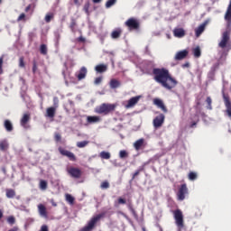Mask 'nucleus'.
<instances>
[{
	"instance_id": "ea45409f",
	"label": "nucleus",
	"mask_w": 231,
	"mask_h": 231,
	"mask_svg": "<svg viewBox=\"0 0 231 231\" xmlns=\"http://www.w3.org/2000/svg\"><path fill=\"white\" fill-rule=\"evenodd\" d=\"M17 21H18V22L23 21V22L24 23V22L26 21V14H21L19 15V17L17 18Z\"/></svg>"
},
{
	"instance_id": "a19ab883",
	"label": "nucleus",
	"mask_w": 231,
	"mask_h": 231,
	"mask_svg": "<svg viewBox=\"0 0 231 231\" xmlns=\"http://www.w3.org/2000/svg\"><path fill=\"white\" fill-rule=\"evenodd\" d=\"M7 222L9 223V225H14L15 224V217H9L7 218Z\"/></svg>"
},
{
	"instance_id": "20e7f679",
	"label": "nucleus",
	"mask_w": 231,
	"mask_h": 231,
	"mask_svg": "<svg viewBox=\"0 0 231 231\" xmlns=\"http://www.w3.org/2000/svg\"><path fill=\"white\" fill-rule=\"evenodd\" d=\"M115 107H116V106L113 104L103 103L101 106L95 108V113H97V115H109L111 111H115Z\"/></svg>"
},
{
	"instance_id": "dca6fc26",
	"label": "nucleus",
	"mask_w": 231,
	"mask_h": 231,
	"mask_svg": "<svg viewBox=\"0 0 231 231\" xmlns=\"http://www.w3.org/2000/svg\"><path fill=\"white\" fill-rule=\"evenodd\" d=\"M189 55V51L183 50L176 53L175 55V60H182V59H185Z\"/></svg>"
},
{
	"instance_id": "2f4dec72",
	"label": "nucleus",
	"mask_w": 231,
	"mask_h": 231,
	"mask_svg": "<svg viewBox=\"0 0 231 231\" xmlns=\"http://www.w3.org/2000/svg\"><path fill=\"white\" fill-rule=\"evenodd\" d=\"M53 17H54L53 13H48L45 15V23H51V19H53Z\"/></svg>"
},
{
	"instance_id": "2eb2a0df",
	"label": "nucleus",
	"mask_w": 231,
	"mask_h": 231,
	"mask_svg": "<svg viewBox=\"0 0 231 231\" xmlns=\"http://www.w3.org/2000/svg\"><path fill=\"white\" fill-rule=\"evenodd\" d=\"M86 75H88V69L86 67H82L76 74V77L79 80H84V79H86Z\"/></svg>"
},
{
	"instance_id": "f03ea898",
	"label": "nucleus",
	"mask_w": 231,
	"mask_h": 231,
	"mask_svg": "<svg viewBox=\"0 0 231 231\" xmlns=\"http://www.w3.org/2000/svg\"><path fill=\"white\" fill-rule=\"evenodd\" d=\"M224 19L226 21V32L222 34V39L218 43L219 48L225 49L226 48V44H228V41H230V32H231V1L227 6L226 11Z\"/></svg>"
},
{
	"instance_id": "e2e57ef3",
	"label": "nucleus",
	"mask_w": 231,
	"mask_h": 231,
	"mask_svg": "<svg viewBox=\"0 0 231 231\" xmlns=\"http://www.w3.org/2000/svg\"><path fill=\"white\" fill-rule=\"evenodd\" d=\"M21 80H22V84H24V80L23 79H21Z\"/></svg>"
},
{
	"instance_id": "b1692460",
	"label": "nucleus",
	"mask_w": 231,
	"mask_h": 231,
	"mask_svg": "<svg viewBox=\"0 0 231 231\" xmlns=\"http://www.w3.org/2000/svg\"><path fill=\"white\" fill-rule=\"evenodd\" d=\"M110 88L111 89H116V88H120V81H118L117 79H111L110 80Z\"/></svg>"
},
{
	"instance_id": "72a5a7b5",
	"label": "nucleus",
	"mask_w": 231,
	"mask_h": 231,
	"mask_svg": "<svg viewBox=\"0 0 231 231\" xmlns=\"http://www.w3.org/2000/svg\"><path fill=\"white\" fill-rule=\"evenodd\" d=\"M88 143H89V142H88V141L78 142L77 147H79V149H82V148L86 147V145H88Z\"/></svg>"
},
{
	"instance_id": "4d7b16f0",
	"label": "nucleus",
	"mask_w": 231,
	"mask_h": 231,
	"mask_svg": "<svg viewBox=\"0 0 231 231\" xmlns=\"http://www.w3.org/2000/svg\"><path fill=\"white\" fill-rule=\"evenodd\" d=\"M74 27H75V23H74V22H72L71 24H70L71 30H73Z\"/></svg>"
},
{
	"instance_id": "c03bdc74",
	"label": "nucleus",
	"mask_w": 231,
	"mask_h": 231,
	"mask_svg": "<svg viewBox=\"0 0 231 231\" xmlns=\"http://www.w3.org/2000/svg\"><path fill=\"white\" fill-rule=\"evenodd\" d=\"M102 82V77H98L96 78L94 84H96V86H98V84H100Z\"/></svg>"
},
{
	"instance_id": "f257e3e1",
	"label": "nucleus",
	"mask_w": 231,
	"mask_h": 231,
	"mask_svg": "<svg viewBox=\"0 0 231 231\" xmlns=\"http://www.w3.org/2000/svg\"><path fill=\"white\" fill-rule=\"evenodd\" d=\"M154 80L161 84L165 89H172L178 85V81L174 79L167 69H154Z\"/></svg>"
},
{
	"instance_id": "a211bd4d",
	"label": "nucleus",
	"mask_w": 231,
	"mask_h": 231,
	"mask_svg": "<svg viewBox=\"0 0 231 231\" xmlns=\"http://www.w3.org/2000/svg\"><path fill=\"white\" fill-rule=\"evenodd\" d=\"M95 70L97 73H106L107 71V65L106 64H99L95 67Z\"/></svg>"
},
{
	"instance_id": "4be33fe9",
	"label": "nucleus",
	"mask_w": 231,
	"mask_h": 231,
	"mask_svg": "<svg viewBox=\"0 0 231 231\" xmlns=\"http://www.w3.org/2000/svg\"><path fill=\"white\" fill-rule=\"evenodd\" d=\"M153 104L157 106V107H160L161 109H162V111H166L165 105H163V101H162V99L155 98L153 100Z\"/></svg>"
},
{
	"instance_id": "5701e85b",
	"label": "nucleus",
	"mask_w": 231,
	"mask_h": 231,
	"mask_svg": "<svg viewBox=\"0 0 231 231\" xmlns=\"http://www.w3.org/2000/svg\"><path fill=\"white\" fill-rule=\"evenodd\" d=\"M56 107L54 106H51L49 108H47V116L49 118H53V116H55V111H56Z\"/></svg>"
},
{
	"instance_id": "4468645a",
	"label": "nucleus",
	"mask_w": 231,
	"mask_h": 231,
	"mask_svg": "<svg viewBox=\"0 0 231 231\" xmlns=\"http://www.w3.org/2000/svg\"><path fill=\"white\" fill-rule=\"evenodd\" d=\"M59 151L60 152V154H62L63 156H67V158H69V160H71L72 162H75L76 158H75V154H73V152L65 150L63 148H59Z\"/></svg>"
},
{
	"instance_id": "a878e982",
	"label": "nucleus",
	"mask_w": 231,
	"mask_h": 231,
	"mask_svg": "<svg viewBox=\"0 0 231 231\" xmlns=\"http://www.w3.org/2000/svg\"><path fill=\"white\" fill-rule=\"evenodd\" d=\"M8 150V142L6 140L0 142V151H7Z\"/></svg>"
},
{
	"instance_id": "bb28decb",
	"label": "nucleus",
	"mask_w": 231,
	"mask_h": 231,
	"mask_svg": "<svg viewBox=\"0 0 231 231\" xmlns=\"http://www.w3.org/2000/svg\"><path fill=\"white\" fill-rule=\"evenodd\" d=\"M122 34V31L120 29H116L111 33L112 39H118L120 35Z\"/></svg>"
},
{
	"instance_id": "a18cd8bd",
	"label": "nucleus",
	"mask_w": 231,
	"mask_h": 231,
	"mask_svg": "<svg viewBox=\"0 0 231 231\" xmlns=\"http://www.w3.org/2000/svg\"><path fill=\"white\" fill-rule=\"evenodd\" d=\"M86 14H89V3H87L84 6Z\"/></svg>"
},
{
	"instance_id": "3c124183",
	"label": "nucleus",
	"mask_w": 231,
	"mask_h": 231,
	"mask_svg": "<svg viewBox=\"0 0 231 231\" xmlns=\"http://www.w3.org/2000/svg\"><path fill=\"white\" fill-rule=\"evenodd\" d=\"M53 101H54V107H58L59 106V98H57V97H54V99H53Z\"/></svg>"
},
{
	"instance_id": "9b49d317",
	"label": "nucleus",
	"mask_w": 231,
	"mask_h": 231,
	"mask_svg": "<svg viewBox=\"0 0 231 231\" xmlns=\"http://www.w3.org/2000/svg\"><path fill=\"white\" fill-rule=\"evenodd\" d=\"M223 98H224V104L226 106V115H227V116L229 118H231V102H230V99L228 98V97L226 96H223Z\"/></svg>"
},
{
	"instance_id": "37998d69",
	"label": "nucleus",
	"mask_w": 231,
	"mask_h": 231,
	"mask_svg": "<svg viewBox=\"0 0 231 231\" xmlns=\"http://www.w3.org/2000/svg\"><path fill=\"white\" fill-rule=\"evenodd\" d=\"M101 189H109V182H107V181L102 182Z\"/></svg>"
},
{
	"instance_id": "423d86ee",
	"label": "nucleus",
	"mask_w": 231,
	"mask_h": 231,
	"mask_svg": "<svg viewBox=\"0 0 231 231\" xmlns=\"http://www.w3.org/2000/svg\"><path fill=\"white\" fill-rule=\"evenodd\" d=\"M189 194V188H187V184H182L177 192V199L179 201H183L187 195Z\"/></svg>"
},
{
	"instance_id": "49530a36",
	"label": "nucleus",
	"mask_w": 231,
	"mask_h": 231,
	"mask_svg": "<svg viewBox=\"0 0 231 231\" xmlns=\"http://www.w3.org/2000/svg\"><path fill=\"white\" fill-rule=\"evenodd\" d=\"M19 67L24 68V60H23V58H20V60H19Z\"/></svg>"
},
{
	"instance_id": "aec40b11",
	"label": "nucleus",
	"mask_w": 231,
	"mask_h": 231,
	"mask_svg": "<svg viewBox=\"0 0 231 231\" xmlns=\"http://www.w3.org/2000/svg\"><path fill=\"white\" fill-rule=\"evenodd\" d=\"M38 212L40 216H42V217H48V213L46 212V207H44V205L42 204L38 205Z\"/></svg>"
},
{
	"instance_id": "5fc2aeb1",
	"label": "nucleus",
	"mask_w": 231,
	"mask_h": 231,
	"mask_svg": "<svg viewBox=\"0 0 231 231\" xmlns=\"http://www.w3.org/2000/svg\"><path fill=\"white\" fill-rule=\"evenodd\" d=\"M55 140H56V142H60V134H55Z\"/></svg>"
},
{
	"instance_id": "c85d7f7f",
	"label": "nucleus",
	"mask_w": 231,
	"mask_h": 231,
	"mask_svg": "<svg viewBox=\"0 0 231 231\" xmlns=\"http://www.w3.org/2000/svg\"><path fill=\"white\" fill-rule=\"evenodd\" d=\"M5 127L6 131H9V132L13 131V129H14V126L12 125V123L8 120L5 121Z\"/></svg>"
},
{
	"instance_id": "9d476101",
	"label": "nucleus",
	"mask_w": 231,
	"mask_h": 231,
	"mask_svg": "<svg viewBox=\"0 0 231 231\" xmlns=\"http://www.w3.org/2000/svg\"><path fill=\"white\" fill-rule=\"evenodd\" d=\"M209 21L206 20L204 23H202L199 27L195 29V35L196 37H200L201 33L205 32V29L207 28V25L208 24Z\"/></svg>"
},
{
	"instance_id": "09e8293b",
	"label": "nucleus",
	"mask_w": 231,
	"mask_h": 231,
	"mask_svg": "<svg viewBox=\"0 0 231 231\" xmlns=\"http://www.w3.org/2000/svg\"><path fill=\"white\" fill-rule=\"evenodd\" d=\"M118 203H119V205H125V199H124L122 198H119L118 199Z\"/></svg>"
},
{
	"instance_id": "f704fd0d",
	"label": "nucleus",
	"mask_w": 231,
	"mask_h": 231,
	"mask_svg": "<svg viewBox=\"0 0 231 231\" xmlns=\"http://www.w3.org/2000/svg\"><path fill=\"white\" fill-rule=\"evenodd\" d=\"M47 188H48V183L46 182V180H41L40 189L42 190H46Z\"/></svg>"
},
{
	"instance_id": "c9c22d12",
	"label": "nucleus",
	"mask_w": 231,
	"mask_h": 231,
	"mask_svg": "<svg viewBox=\"0 0 231 231\" xmlns=\"http://www.w3.org/2000/svg\"><path fill=\"white\" fill-rule=\"evenodd\" d=\"M40 51L42 55H46V53H48V48L45 44L41 45Z\"/></svg>"
},
{
	"instance_id": "7ed1b4c3",
	"label": "nucleus",
	"mask_w": 231,
	"mask_h": 231,
	"mask_svg": "<svg viewBox=\"0 0 231 231\" xmlns=\"http://www.w3.org/2000/svg\"><path fill=\"white\" fill-rule=\"evenodd\" d=\"M173 217L175 219V225L177 231H182L185 228V220H183V212L180 209L173 211Z\"/></svg>"
},
{
	"instance_id": "473e14b6",
	"label": "nucleus",
	"mask_w": 231,
	"mask_h": 231,
	"mask_svg": "<svg viewBox=\"0 0 231 231\" xmlns=\"http://www.w3.org/2000/svg\"><path fill=\"white\" fill-rule=\"evenodd\" d=\"M66 201H68V203H69L70 205H73L75 198H73V196H71L70 194H66Z\"/></svg>"
},
{
	"instance_id": "69168bd1",
	"label": "nucleus",
	"mask_w": 231,
	"mask_h": 231,
	"mask_svg": "<svg viewBox=\"0 0 231 231\" xmlns=\"http://www.w3.org/2000/svg\"><path fill=\"white\" fill-rule=\"evenodd\" d=\"M168 39H171V36H170V35H168Z\"/></svg>"
},
{
	"instance_id": "bf43d9fd",
	"label": "nucleus",
	"mask_w": 231,
	"mask_h": 231,
	"mask_svg": "<svg viewBox=\"0 0 231 231\" xmlns=\"http://www.w3.org/2000/svg\"><path fill=\"white\" fill-rule=\"evenodd\" d=\"M208 109H212V105H208Z\"/></svg>"
},
{
	"instance_id": "864d4df0",
	"label": "nucleus",
	"mask_w": 231,
	"mask_h": 231,
	"mask_svg": "<svg viewBox=\"0 0 231 231\" xmlns=\"http://www.w3.org/2000/svg\"><path fill=\"white\" fill-rule=\"evenodd\" d=\"M206 102H207L208 105H212V98L207 97Z\"/></svg>"
},
{
	"instance_id": "c756f323",
	"label": "nucleus",
	"mask_w": 231,
	"mask_h": 231,
	"mask_svg": "<svg viewBox=\"0 0 231 231\" xmlns=\"http://www.w3.org/2000/svg\"><path fill=\"white\" fill-rule=\"evenodd\" d=\"M128 156H129V153L127 152V151L121 150L119 152V158H121V160H124V158H127Z\"/></svg>"
},
{
	"instance_id": "8fccbe9b",
	"label": "nucleus",
	"mask_w": 231,
	"mask_h": 231,
	"mask_svg": "<svg viewBox=\"0 0 231 231\" xmlns=\"http://www.w3.org/2000/svg\"><path fill=\"white\" fill-rule=\"evenodd\" d=\"M217 68H219V63H216L215 65H213V67L211 68V70L216 71V69H217Z\"/></svg>"
},
{
	"instance_id": "0e129e2a",
	"label": "nucleus",
	"mask_w": 231,
	"mask_h": 231,
	"mask_svg": "<svg viewBox=\"0 0 231 231\" xmlns=\"http://www.w3.org/2000/svg\"><path fill=\"white\" fill-rule=\"evenodd\" d=\"M143 231H145V227H143Z\"/></svg>"
},
{
	"instance_id": "6ab92c4d",
	"label": "nucleus",
	"mask_w": 231,
	"mask_h": 231,
	"mask_svg": "<svg viewBox=\"0 0 231 231\" xmlns=\"http://www.w3.org/2000/svg\"><path fill=\"white\" fill-rule=\"evenodd\" d=\"M145 143V139L141 138L139 140H137L134 143V147L136 151H140V149H142V147H143V144Z\"/></svg>"
},
{
	"instance_id": "774afa93",
	"label": "nucleus",
	"mask_w": 231,
	"mask_h": 231,
	"mask_svg": "<svg viewBox=\"0 0 231 231\" xmlns=\"http://www.w3.org/2000/svg\"><path fill=\"white\" fill-rule=\"evenodd\" d=\"M63 75H64V77H66V74H64V72H63Z\"/></svg>"
},
{
	"instance_id": "052dcab7",
	"label": "nucleus",
	"mask_w": 231,
	"mask_h": 231,
	"mask_svg": "<svg viewBox=\"0 0 231 231\" xmlns=\"http://www.w3.org/2000/svg\"><path fill=\"white\" fill-rule=\"evenodd\" d=\"M3 217V211L0 210V219Z\"/></svg>"
},
{
	"instance_id": "1a4fd4ad",
	"label": "nucleus",
	"mask_w": 231,
	"mask_h": 231,
	"mask_svg": "<svg viewBox=\"0 0 231 231\" xmlns=\"http://www.w3.org/2000/svg\"><path fill=\"white\" fill-rule=\"evenodd\" d=\"M125 25L129 28V30H138L140 23H138V20L130 18L125 22Z\"/></svg>"
},
{
	"instance_id": "603ef678",
	"label": "nucleus",
	"mask_w": 231,
	"mask_h": 231,
	"mask_svg": "<svg viewBox=\"0 0 231 231\" xmlns=\"http://www.w3.org/2000/svg\"><path fill=\"white\" fill-rule=\"evenodd\" d=\"M40 231H49L48 226L46 225L42 226Z\"/></svg>"
},
{
	"instance_id": "0eeeda50",
	"label": "nucleus",
	"mask_w": 231,
	"mask_h": 231,
	"mask_svg": "<svg viewBox=\"0 0 231 231\" xmlns=\"http://www.w3.org/2000/svg\"><path fill=\"white\" fill-rule=\"evenodd\" d=\"M67 172L69 174V176H71V178L79 179L82 176V171L80 169L75 167H69L67 169Z\"/></svg>"
},
{
	"instance_id": "cd10ccee",
	"label": "nucleus",
	"mask_w": 231,
	"mask_h": 231,
	"mask_svg": "<svg viewBox=\"0 0 231 231\" xmlns=\"http://www.w3.org/2000/svg\"><path fill=\"white\" fill-rule=\"evenodd\" d=\"M99 156L103 160H109V158H111V153L109 152H101Z\"/></svg>"
},
{
	"instance_id": "f3484780",
	"label": "nucleus",
	"mask_w": 231,
	"mask_h": 231,
	"mask_svg": "<svg viewBox=\"0 0 231 231\" xmlns=\"http://www.w3.org/2000/svg\"><path fill=\"white\" fill-rule=\"evenodd\" d=\"M100 116H87V122L88 124H98L100 122Z\"/></svg>"
},
{
	"instance_id": "e433bc0d",
	"label": "nucleus",
	"mask_w": 231,
	"mask_h": 231,
	"mask_svg": "<svg viewBox=\"0 0 231 231\" xmlns=\"http://www.w3.org/2000/svg\"><path fill=\"white\" fill-rule=\"evenodd\" d=\"M15 196V191L14 189H6V197L14 198Z\"/></svg>"
},
{
	"instance_id": "6e6d98bb",
	"label": "nucleus",
	"mask_w": 231,
	"mask_h": 231,
	"mask_svg": "<svg viewBox=\"0 0 231 231\" xmlns=\"http://www.w3.org/2000/svg\"><path fill=\"white\" fill-rule=\"evenodd\" d=\"M138 174H140V171H137L134 173V178H136V176H138Z\"/></svg>"
},
{
	"instance_id": "79ce46f5",
	"label": "nucleus",
	"mask_w": 231,
	"mask_h": 231,
	"mask_svg": "<svg viewBox=\"0 0 231 231\" xmlns=\"http://www.w3.org/2000/svg\"><path fill=\"white\" fill-rule=\"evenodd\" d=\"M33 8H35V5H29L25 8V12H33Z\"/></svg>"
},
{
	"instance_id": "f8f14e48",
	"label": "nucleus",
	"mask_w": 231,
	"mask_h": 231,
	"mask_svg": "<svg viewBox=\"0 0 231 231\" xmlns=\"http://www.w3.org/2000/svg\"><path fill=\"white\" fill-rule=\"evenodd\" d=\"M140 98H142V96H136V97L130 98L127 101V104L125 105L126 109H131V107H134V105L137 102H140Z\"/></svg>"
},
{
	"instance_id": "39448f33",
	"label": "nucleus",
	"mask_w": 231,
	"mask_h": 231,
	"mask_svg": "<svg viewBox=\"0 0 231 231\" xmlns=\"http://www.w3.org/2000/svg\"><path fill=\"white\" fill-rule=\"evenodd\" d=\"M102 218V214L96 215L93 217L87 226H85L83 228H81L79 231H93V228H95V225L100 221Z\"/></svg>"
},
{
	"instance_id": "7c9ffc66",
	"label": "nucleus",
	"mask_w": 231,
	"mask_h": 231,
	"mask_svg": "<svg viewBox=\"0 0 231 231\" xmlns=\"http://www.w3.org/2000/svg\"><path fill=\"white\" fill-rule=\"evenodd\" d=\"M189 180L190 181H194V180H198V173L191 171L189 173Z\"/></svg>"
},
{
	"instance_id": "ddd939ff",
	"label": "nucleus",
	"mask_w": 231,
	"mask_h": 231,
	"mask_svg": "<svg viewBox=\"0 0 231 231\" xmlns=\"http://www.w3.org/2000/svg\"><path fill=\"white\" fill-rule=\"evenodd\" d=\"M173 35L177 37V39H182V37H185V30L181 27H176L173 30Z\"/></svg>"
},
{
	"instance_id": "338daca9",
	"label": "nucleus",
	"mask_w": 231,
	"mask_h": 231,
	"mask_svg": "<svg viewBox=\"0 0 231 231\" xmlns=\"http://www.w3.org/2000/svg\"><path fill=\"white\" fill-rule=\"evenodd\" d=\"M33 71H35V67H33Z\"/></svg>"
},
{
	"instance_id": "6e6552de",
	"label": "nucleus",
	"mask_w": 231,
	"mask_h": 231,
	"mask_svg": "<svg viewBox=\"0 0 231 231\" xmlns=\"http://www.w3.org/2000/svg\"><path fill=\"white\" fill-rule=\"evenodd\" d=\"M163 122H165V116L163 114L157 116L153 119V127L155 129H160V127L163 125Z\"/></svg>"
},
{
	"instance_id": "680f3d73",
	"label": "nucleus",
	"mask_w": 231,
	"mask_h": 231,
	"mask_svg": "<svg viewBox=\"0 0 231 231\" xmlns=\"http://www.w3.org/2000/svg\"><path fill=\"white\" fill-rule=\"evenodd\" d=\"M194 125H196V123H193V124L191 125V127H194Z\"/></svg>"
},
{
	"instance_id": "393cba45",
	"label": "nucleus",
	"mask_w": 231,
	"mask_h": 231,
	"mask_svg": "<svg viewBox=\"0 0 231 231\" xmlns=\"http://www.w3.org/2000/svg\"><path fill=\"white\" fill-rule=\"evenodd\" d=\"M192 51L194 57H196L197 59H199V57H201V49L199 48V46L193 48Z\"/></svg>"
},
{
	"instance_id": "de8ad7c7",
	"label": "nucleus",
	"mask_w": 231,
	"mask_h": 231,
	"mask_svg": "<svg viewBox=\"0 0 231 231\" xmlns=\"http://www.w3.org/2000/svg\"><path fill=\"white\" fill-rule=\"evenodd\" d=\"M3 73V57L0 58V75Z\"/></svg>"
},
{
	"instance_id": "4c0bfd02",
	"label": "nucleus",
	"mask_w": 231,
	"mask_h": 231,
	"mask_svg": "<svg viewBox=\"0 0 231 231\" xmlns=\"http://www.w3.org/2000/svg\"><path fill=\"white\" fill-rule=\"evenodd\" d=\"M202 214L203 213L201 212V209H199V208H196L194 210V217H197V218L201 217Z\"/></svg>"
},
{
	"instance_id": "412c9836",
	"label": "nucleus",
	"mask_w": 231,
	"mask_h": 231,
	"mask_svg": "<svg viewBox=\"0 0 231 231\" xmlns=\"http://www.w3.org/2000/svg\"><path fill=\"white\" fill-rule=\"evenodd\" d=\"M28 122H30V114H24L21 119V125L23 127H26V124H28Z\"/></svg>"
},
{
	"instance_id": "13d9d810",
	"label": "nucleus",
	"mask_w": 231,
	"mask_h": 231,
	"mask_svg": "<svg viewBox=\"0 0 231 231\" xmlns=\"http://www.w3.org/2000/svg\"><path fill=\"white\" fill-rule=\"evenodd\" d=\"M60 39V36L59 34L56 35V41H59Z\"/></svg>"
},
{
	"instance_id": "58836bf2",
	"label": "nucleus",
	"mask_w": 231,
	"mask_h": 231,
	"mask_svg": "<svg viewBox=\"0 0 231 231\" xmlns=\"http://www.w3.org/2000/svg\"><path fill=\"white\" fill-rule=\"evenodd\" d=\"M116 3V1H107L106 3V8H111V6H115Z\"/></svg>"
}]
</instances>
